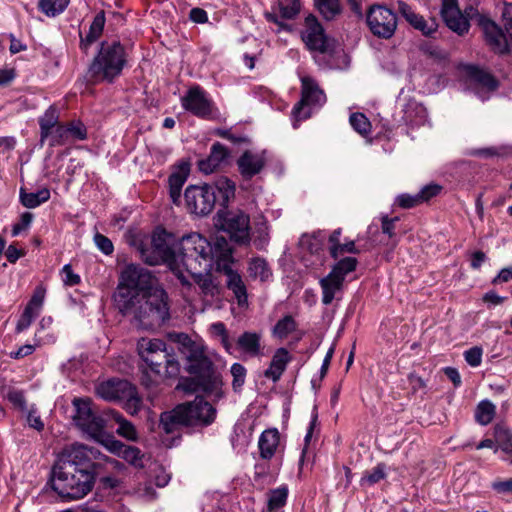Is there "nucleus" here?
<instances>
[{"label":"nucleus","mask_w":512,"mask_h":512,"mask_svg":"<svg viewBox=\"0 0 512 512\" xmlns=\"http://www.w3.org/2000/svg\"><path fill=\"white\" fill-rule=\"evenodd\" d=\"M231 374L233 376V387L234 389L241 387L245 382L246 369L240 363H234L231 366Z\"/></svg>","instance_id":"nucleus-52"},{"label":"nucleus","mask_w":512,"mask_h":512,"mask_svg":"<svg viewBox=\"0 0 512 512\" xmlns=\"http://www.w3.org/2000/svg\"><path fill=\"white\" fill-rule=\"evenodd\" d=\"M96 460H103L107 468H124L123 463L102 456L94 447L74 443L62 450L52 468V489L64 501L83 499L94 487L99 466Z\"/></svg>","instance_id":"nucleus-2"},{"label":"nucleus","mask_w":512,"mask_h":512,"mask_svg":"<svg viewBox=\"0 0 512 512\" xmlns=\"http://www.w3.org/2000/svg\"><path fill=\"white\" fill-rule=\"evenodd\" d=\"M296 328L297 324L293 317L286 315L276 323L272 330V334L274 337L283 340L294 332Z\"/></svg>","instance_id":"nucleus-38"},{"label":"nucleus","mask_w":512,"mask_h":512,"mask_svg":"<svg viewBox=\"0 0 512 512\" xmlns=\"http://www.w3.org/2000/svg\"><path fill=\"white\" fill-rule=\"evenodd\" d=\"M44 297H45V290L42 287H38L35 290L32 298L30 299L26 308H30V310L35 311L36 313L39 314L41 307L43 305Z\"/></svg>","instance_id":"nucleus-54"},{"label":"nucleus","mask_w":512,"mask_h":512,"mask_svg":"<svg viewBox=\"0 0 512 512\" xmlns=\"http://www.w3.org/2000/svg\"><path fill=\"white\" fill-rule=\"evenodd\" d=\"M216 240L211 243L199 233L182 237L181 263L204 296L214 297L218 293L209 272L217 268Z\"/></svg>","instance_id":"nucleus-3"},{"label":"nucleus","mask_w":512,"mask_h":512,"mask_svg":"<svg viewBox=\"0 0 512 512\" xmlns=\"http://www.w3.org/2000/svg\"><path fill=\"white\" fill-rule=\"evenodd\" d=\"M97 395L106 401H119L124 403V409L131 415L137 414L142 405V400L136 387L129 381L111 379L100 383L96 387Z\"/></svg>","instance_id":"nucleus-10"},{"label":"nucleus","mask_w":512,"mask_h":512,"mask_svg":"<svg viewBox=\"0 0 512 512\" xmlns=\"http://www.w3.org/2000/svg\"><path fill=\"white\" fill-rule=\"evenodd\" d=\"M125 461L128 463L136 466V467H142V453L139 448L134 446H128L125 445L124 449L122 450V453L120 455Z\"/></svg>","instance_id":"nucleus-45"},{"label":"nucleus","mask_w":512,"mask_h":512,"mask_svg":"<svg viewBox=\"0 0 512 512\" xmlns=\"http://www.w3.org/2000/svg\"><path fill=\"white\" fill-rule=\"evenodd\" d=\"M138 354L152 372L159 375L162 368L168 377H175L180 372V364L169 353L164 341L160 339L141 338L137 343Z\"/></svg>","instance_id":"nucleus-8"},{"label":"nucleus","mask_w":512,"mask_h":512,"mask_svg":"<svg viewBox=\"0 0 512 512\" xmlns=\"http://www.w3.org/2000/svg\"><path fill=\"white\" fill-rule=\"evenodd\" d=\"M300 80L301 99L292 109L294 128H297L299 121L310 117L311 112L307 107H321L326 103V95L314 78L302 76Z\"/></svg>","instance_id":"nucleus-12"},{"label":"nucleus","mask_w":512,"mask_h":512,"mask_svg":"<svg viewBox=\"0 0 512 512\" xmlns=\"http://www.w3.org/2000/svg\"><path fill=\"white\" fill-rule=\"evenodd\" d=\"M266 163L267 153L264 150H245L236 161L238 171L245 180L260 174Z\"/></svg>","instance_id":"nucleus-18"},{"label":"nucleus","mask_w":512,"mask_h":512,"mask_svg":"<svg viewBox=\"0 0 512 512\" xmlns=\"http://www.w3.org/2000/svg\"><path fill=\"white\" fill-rule=\"evenodd\" d=\"M169 338L178 345L179 351L185 356L187 371L196 377L182 379L177 388L186 392H196L199 389L205 392L217 390L221 381L214 371L212 362L205 355L203 345L185 333H170Z\"/></svg>","instance_id":"nucleus-4"},{"label":"nucleus","mask_w":512,"mask_h":512,"mask_svg":"<svg viewBox=\"0 0 512 512\" xmlns=\"http://www.w3.org/2000/svg\"><path fill=\"white\" fill-rule=\"evenodd\" d=\"M330 255L332 258L337 259L339 255L347 252V253H358V249L355 246L354 241H350L344 244L336 243V246H330Z\"/></svg>","instance_id":"nucleus-49"},{"label":"nucleus","mask_w":512,"mask_h":512,"mask_svg":"<svg viewBox=\"0 0 512 512\" xmlns=\"http://www.w3.org/2000/svg\"><path fill=\"white\" fill-rule=\"evenodd\" d=\"M217 270L226 276V284L236 298L239 306L244 307L248 304L247 289L241 275L232 269L233 263L232 248L224 237L216 238Z\"/></svg>","instance_id":"nucleus-9"},{"label":"nucleus","mask_w":512,"mask_h":512,"mask_svg":"<svg viewBox=\"0 0 512 512\" xmlns=\"http://www.w3.org/2000/svg\"><path fill=\"white\" fill-rule=\"evenodd\" d=\"M236 185L226 176L215 179L204 185H189L184 193L185 204L189 212L206 216L210 214L218 202L226 207L235 197Z\"/></svg>","instance_id":"nucleus-5"},{"label":"nucleus","mask_w":512,"mask_h":512,"mask_svg":"<svg viewBox=\"0 0 512 512\" xmlns=\"http://www.w3.org/2000/svg\"><path fill=\"white\" fill-rule=\"evenodd\" d=\"M189 175V168L186 165L179 166L168 178L169 195L172 202L180 204L181 191Z\"/></svg>","instance_id":"nucleus-27"},{"label":"nucleus","mask_w":512,"mask_h":512,"mask_svg":"<svg viewBox=\"0 0 512 512\" xmlns=\"http://www.w3.org/2000/svg\"><path fill=\"white\" fill-rule=\"evenodd\" d=\"M441 16L447 27L459 35L469 30V21L458 8L457 0H442Z\"/></svg>","instance_id":"nucleus-19"},{"label":"nucleus","mask_w":512,"mask_h":512,"mask_svg":"<svg viewBox=\"0 0 512 512\" xmlns=\"http://www.w3.org/2000/svg\"><path fill=\"white\" fill-rule=\"evenodd\" d=\"M160 428L167 434L174 433L181 426H188L183 409L176 406L171 411L163 412L160 416Z\"/></svg>","instance_id":"nucleus-29"},{"label":"nucleus","mask_w":512,"mask_h":512,"mask_svg":"<svg viewBox=\"0 0 512 512\" xmlns=\"http://www.w3.org/2000/svg\"><path fill=\"white\" fill-rule=\"evenodd\" d=\"M19 198L24 207L33 209L50 199V190L48 188H43L37 192H27L24 188H21Z\"/></svg>","instance_id":"nucleus-30"},{"label":"nucleus","mask_w":512,"mask_h":512,"mask_svg":"<svg viewBox=\"0 0 512 512\" xmlns=\"http://www.w3.org/2000/svg\"><path fill=\"white\" fill-rule=\"evenodd\" d=\"M367 25L371 33L379 38H391L397 28L396 14L381 5L370 7L366 15Z\"/></svg>","instance_id":"nucleus-14"},{"label":"nucleus","mask_w":512,"mask_h":512,"mask_svg":"<svg viewBox=\"0 0 512 512\" xmlns=\"http://www.w3.org/2000/svg\"><path fill=\"white\" fill-rule=\"evenodd\" d=\"M33 221V214L30 212H24L20 216V221L13 225L12 227V235L17 236L19 235L23 230L29 228Z\"/></svg>","instance_id":"nucleus-55"},{"label":"nucleus","mask_w":512,"mask_h":512,"mask_svg":"<svg viewBox=\"0 0 512 512\" xmlns=\"http://www.w3.org/2000/svg\"><path fill=\"white\" fill-rule=\"evenodd\" d=\"M70 0H40L38 7L46 16L55 17L67 8Z\"/></svg>","instance_id":"nucleus-36"},{"label":"nucleus","mask_w":512,"mask_h":512,"mask_svg":"<svg viewBox=\"0 0 512 512\" xmlns=\"http://www.w3.org/2000/svg\"><path fill=\"white\" fill-rule=\"evenodd\" d=\"M68 135L77 140H85L87 138V130L80 121H73L66 125Z\"/></svg>","instance_id":"nucleus-48"},{"label":"nucleus","mask_w":512,"mask_h":512,"mask_svg":"<svg viewBox=\"0 0 512 512\" xmlns=\"http://www.w3.org/2000/svg\"><path fill=\"white\" fill-rule=\"evenodd\" d=\"M248 272L250 277L260 281H266L272 275L267 261L262 257H254L249 261Z\"/></svg>","instance_id":"nucleus-32"},{"label":"nucleus","mask_w":512,"mask_h":512,"mask_svg":"<svg viewBox=\"0 0 512 512\" xmlns=\"http://www.w3.org/2000/svg\"><path fill=\"white\" fill-rule=\"evenodd\" d=\"M483 350L475 346L464 352L465 361L472 367H478L482 362Z\"/></svg>","instance_id":"nucleus-50"},{"label":"nucleus","mask_w":512,"mask_h":512,"mask_svg":"<svg viewBox=\"0 0 512 512\" xmlns=\"http://www.w3.org/2000/svg\"><path fill=\"white\" fill-rule=\"evenodd\" d=\"M399 102L402 107V120L410 126L423 125L427 120L426 108L411 97L400 96Z\"/></svg>","instance_id":"nucleus-20"},{"label":"nucleus","mask_w":512,"mask_h":512,"mask_svg":"<svg viewBox=\"0 0 512 512\" xmlns=\"http://www.w3.org/2000/svg\"><path fill=\"white\" fill-rule=\"evenodd\" d=\"M287 498V486H280L276 489L271 490L268 499V510L272 512L283 507L287 502Z\"/></svg>","instance_id":"nucleus-41"},{"label":"nucleus","mask_w":512,"mask_h":512,"mask_svg":"<svg viewBox=\"0 0 512 512\" xmlns=\"http://www.w3.org/2000/svg\"><path fill=\"white\" fill-rule=\"evenodd\" d=\"M50 137V146H59L63 145L69 138L67 128L65 125H57L54 129L51 130Z\"/></svg>","instance_id":"nucleus-46"},{"label":"nucleus","mask_w":512,"mask_h":512,"mask_svg":"<svg viewBox=\"0 0 512 512\" xmlns=\"http://www.w3.org/2000/svg\"><path fill=\"white\" fill-rule=\"evenodd\" d=\"M181 104L186 111L199 118H208L212 115L213 102L199 86L190 88L181 98Z\"/></svg>","instance_id":"nucleus-17"},{"label":"nucleus","mask_w":512,"mask_h":512,"mask_svg":"<svg viewBox=\"0 0 512 512\" xmlns=\"http://www.w3.org/2000/svg\"><path fill=\"white\" fill-rule=\"evenodd\" d=\"M113 302L119 313L142 330L159 327L170 316L167 293L151 271L137 264L121 271Z\"/></svg>","instance_id":"nucleus-1"},{"label":"nucleus","mask_w":512,"mask_h":512,"mask_svg":"<svg viewBox=\"0 0 512 512\" xmlns=\"http://www.w3.org/2000/svg\"><path fill=\"white\" fill-rule=\"evenodd\" d=\"M495 441L498 447L494 449L495 452L500 448L506 454L512 455V432L502 426L494 428Z\"/></svg>","instance_id":"nucleus-37"},{"label":"nucleus","mask_w":512,"mask_h":512,"mask_svg":"<svg viewBox=\"0 0 512 512\" xmlns=\"http://www.w3.org/2000/svg\"><path fill=\"white\" fill-rule=\"evenodd\" d=\"M38 315V313L30 310V308H25L24 312L22 313L20 319L17 322L16 331L22 332L26 330Z\"/></svg>","instance_id":"nucleus-51"},{"label":"nucleus","mask_w":512,"mask_h":512,"mask_svg":"<svg viewBox=\"0 0 512 512\" xmlns=\"http://www.w3.org/2000/svg\"><path fill=\"white\" fill-rule=\"evenodd\" d=\"M127 63L124 46L118 42H103L89 66L87 77L93 83L112 82Z\"/></svg>","instance_id":"nucleus-7"},{"label":"nucleus","mask_w":512,"mask_h":512,"mask_svg":"<svg viewBox=\"0 0 512 512\" xmlns=\"http://www.w3.org/2000/svg\"><path fill=\"white\" fill-rule=\"evenodd\" d=\"M344 281L334 274H329L320 279L319 284L322 290V303L329 305L336 298L337 294L341 292Z\"/></svg>","instance_id":"nucleus-28"},{"label":"nucleus","mask_w":512,"mask_h":512,"mask_svg":"<svg viewBox=\"0 0 512 512\" xmlns=\"http://www.w3.org/2000/svg\"><path fill=\"white\" fill-rule=\"evenodd\" d=\"M385 468L386 467L383 463H379L371 471H367L361 478V485L371 486L383 480L386 477Z\"/></svg>","instance_id":"nucleus-43"},{"label":"nucleus","mask_w":512,"mask_h":512,"mask_svg":"<svg viewBox=\"0 0 512 512\" xmlns=\"http://www.w3.org/2000/svg\"><path fill=\"white\" fill-rule=\"evenodd\" d=\"M219 224L230 238L240 245H247L250 237V217L241 210L219 211Z\"/></svg>","instance_id":"nucleus-13"},{"label":"nucleus","mask_w":512,"mask_h":512,"mask_svg":"<svg viewBox=\"0 0 512 512\" xmlns=\"http://www.w3.org/2000/svg\"><path fill=\"white\" fill-rule=\"evenodd\" d=\"M238 350L248 357L263 356L262 334L260 332H243L236 341Z\"/></svg>","instance_id":"nucleus-21"},{"label":"nucleus","mask_w":512,"mask_h":512,"mask_svg":"<svg viewBox=\"0 0 512 512\" xmlns=\"http://www.w3.org/2000/svg\"><path fill=\"white\" fill-rule=\"evenodd\" d=\"M485 39L492 50L496 53H506L508 44L502 30L492 21L486 20L482 23Z\"/></svg>","instance_id":"nucleus-25"},{"label":"nucleus","mask_w":512,"mask_h":512,"mask_svg":"<svg viewBox=\"0 0 512 512\" xmlns=\"http://www.w3.org/2000/svg\"><path fill=\"white\" fill-rule=\"evenodd\" d=\"M441 190V187L436 184H430L421 189L418 193L421 202L428 201L432 197L436 196Z\"/></svg>","instance_id":"nucleus-63"},{"label":"nucleus","mask_w":512,"mask_h":512,"mask_svg":"<svg viewBox=\"0 0 512 512\" xmlns=\"http://www.w3.org/2000/svg\"><path fill=\"white\" fill-rule=\"evenodd\" d=\"M467 154L478 158L488 159L500 156L501 149L498 147L473 148L469 149Z\"/></svg>","instance_id":"nucleus-47"},{"label":"nucleus","mask_w":512,"mask_h":512,"mask_svg":"<svg viewBox=\"0 0 512 512\" xmlns=\"http://www.w3.org/2000/svg\"><path fill=\"white\" fill-rule=\"evenodd\" d=\"M269 233L266 226L257 229V236L253 240L254 246L258 250H263L268 245Z\"/></svg>","instance_id":"nucleus-60"},{"label":"nucleus","mask_w":512,"mask_h":512,"mask_svg":"<svg viewBox=\"0 0 512 512\" xmlns=\"http://www.w3.org/2000/svg\"><path fill=\"white\" fill-rule=\"evenodd\" d=\"M260 457L263 460L272 459L280 449V433L276 428L263 431L258 440Z\"/></svg>","instance_id":"nucleus-22"},{"label":"nucleus","mask_w":512,"mask_h":512,"mask_svg":"<svg viewBox=\"0 0 512 512\" xmlns=\"http://www.w3.org/2000/svg\"><path fill=\"white\" fill-rule=\"evenodd\" d=\"M139 252L145 263L149 265L167 263L173 271H176L183 285L191 284L181 270L182 238L178 242L173 234L158 228L154 231L149 246L141 245Z\"/></svg>","instance_id":"nucleus-6"},{"label":"nucleus","mask_w":512,"mask_h":512,"mask_svg":"<svg viewBox=\"0 0 512 512\" xmlns=\"http://www.w3.org/2000/svg\"><path fill=\"white\" fill-rule=\"evenodd\" d=\"M399 220L398 217L389 218L387 215L381 217V229L382 232L389 236V238H393L395 233V224Z\"/></svg>","instance_id":"nucleus-62"},{"label":"nucleus","mask_w":512,"mask_h":512,"mask_svg":"<svg viewBox=\"0 0 512 512\" xmlns=\"http://www.w3.org/2000/svg\"><path fill=\"white\" fill-rule=\"evenodd\" d=\"M113 417L118 424L117 434L129 441H137L138 433L135 426L118 412H114Z\"/></svg>","instance_id":"nucleus-34"},{"label":"nucleus","mask_w":512,"mask_h":512,"mask_svg":"<svg viewBox=\"0 0 512 512\" xmlns=\"http://www.w3.org/2000/svg\"><path fill=\"white\" fill-rule=\"evenodd\" d=\"M7 399L16 407L21 410L26 409V400L24 394L20 390L11 389L7 393Z\"/></svg>","instance_id":"nucleus-58"},{"label":"nucleus","mask_w":512,"mask_h":512,"mask_svg":"<svg viewBox=\"0 0 512 512\" xmlns=\"http://www.w3.org/2000/svg\"><path fill=\"white\" fill-rule=\"evenodd\" d=\"M398 10L414 28L420 30L424 35L430 36L436 31L434 22L428 24L422 16L416 14L405 2L398 1Z\"/></svg>","instance_id":"nucleus-26"},{"label":"nucleus","mask_w":512,"mask_h":512,"mask_svg":"<svg viewBox=\"0 0 512 512\" xmlns=\"http://www.w3.org/2000/svg\"><path fill=\"white\" fill-rule=\"evenodd\" d=\"M350 124L360 135L366 136L370 133L371 124L363 113H353L350 116Z\"/></svg>","instance_id":"nucleus-44"},{"label":"nucleus","mask_w":512,"mask_h":512,"mask_svg":"<svg viewBox=\"0 0 512 512\" xmlns=\"http://www.w3.org/2000/svg\"><path fill=\"white\" fill-rule=\"evenodd\" d=\"M178 406L183 409L188 426L209 425L216 416L214 407L202 397H196L193 402L183 403Z\"/></svg>","instance_id":"nucleus-16"},{"label":"nucleus","mask_w":512,"mask_h":512,"mask_svg":"<svg viewBox=\"0 0 512 512\" xmlns=\"http://www.w3.org/2000/svg\"><path fill=\"white\" fill-rule=\"evenodd\" d=\"M358 261L355 257H345L340 259L331 269L330 273L345 280V277L353 272L357 267Z\"/></svg>","instance_id":"nucleus-40"},{"label":"nucleus","mask_w":512,"mask_h":512,"mask_svg":"<svg viewBox=\"0 0 512 512\" xmlns=\"http://www.w3.org/2000/svg\"><path fill=\"white\" fill-rule=\"evenodd\" d=\"M291 360L292 356L286 348H278L272 356L269 367L264 371V376L273 382L279 381Z\"/></svg>","instance_id":"nucleus-23"},{"label":"nucleus","mask_w":512,"mask_h":512,"mask_svg":"<svg viewBox=\"0 0 512 512\" xmlns=\"http://www.w3.org/2000/svg\"><path fill=\"white\" fill-rule=\"evenodd\" d=\"M408 381H409L411 391L414 394L419 391H422L426 388L425 380L414 373H410L408 375Z\"/></svg>","instance_id":"nucleus-64"},{"label":"nucleus","mask_w":512,"mask_h":512,"mask_svg":"<svg viewBox=\"0 0 512 512\" xmlns=\"http://www.w3.org/2000/svg\"><path fill=\"white\" fill-rule=\"evenodd\" d=\"M61 273L63 275V282L68 286H75L80 283V276L73 272L70 264L63 266Z\"/></svg>","instance_id":"nucleus-56"},{"label":"nucleus","mask_w":512,"mask_h":512,"mask_svg":"<svg viewBox=\"0 0 512 512\" xmlns=\"http://www.w3.org/2000/svg\"><path fill=\"white\" fill-rule=\"evenodd\" d=\"M495 412V405L489 400H483L477 405L475 411L476 421L481 425H488L492 422Z\"/></svg>","instance_id":"nucleus-35"},{"label":"nucleus","mask_w":512,"mask_h":512,"mask_svg":"<svg viewBox=\"0 0 512 512\" xmlns=\"http://www.w3.org/2000/svg\"><path fill=\"white\" fill-rule=\"evenodd\" d=\"M229 156L228 149L217 142L211 147L207 158L198 161V168L205 174L213 173Z\"/></svg>","instance_id":"nucleus-24"},{"label":"nucleus","mask_w":512,"mask_h":512,"mask_svg":"<svg viewBox=\"0 0 512 512\" xmlns=\"http://www.w3.org/2000/svg\"><path fill=\"white\" fill-rule=\"evenodd\" d=\"M324 238L325 236L322 232L313 233L311 235L305 234L300 238L299 244L303 249L315 254L322 250Z\"/></svg>","instance_id":"nucleus-39"},{"label":"nucleus","mask_w":512,"mask_h":512,"mask_svg":"<svg viewBox=\"0 0 512 512\" xmlns=\"http://www.w3.org/2000/svg\"><path fill=\"white\" fill-rule=\"evenodd\" d=\"M74 424L90 437L100 440L104 436L105 421L92 409L89 398H74L72 401Z\"/></svg>","instance_id":"nucleus-11"},{"label":"nucleus","mask_w":512,"mask_h":512,"mask_svg":"<svg viewBox=\"0 0 512 512\" xmlns=\"http://www.w3.org/2000/svg\"><path fill=\"white\" fill-rule=\"evenodd\" d=\"M59 112L56 107L50 106L39 118L41 142L49 137L51 130L58 125Z\"/></svg>","instance_id":"nucleus-31"},{"label":"nucleus","mask_w":512,"mask_h":512,"mask_svg":"<svg viewBox=\"0 0 512 512\" xmlns=\"http://www.w3.org/2000/svg\"><path fill=\"white\" fill-rule=\"evenodd\" d=\"M94 241H95V244L98 247V249L100 251H102L104 254L110 255L113 252V250H114L113 243L111 242V240L108 237H106L100 233H97L94 236Z\"/></svg>","instance_id":"nucleus-57"},{"label":"nucleus","mask_w":512,"mask_h":512,"mask_svg":"<svg viewBox=\"0 0 512 512\" xmlns=\"http://www.w3.org/2000/svg\"><path fill=\"white\" fill-rule=\"evenodd\" d=\"M397 203L400 207L402 208H412L420 203L421 200H420V197L417 194L415 195H410V194H402V195H399L397 197Z\"/></svg>","instance_id":"nucleus-59"},{"label":"nucleus","mask_w":512,"mask_h":512,"mask_svg":"<svg viewBox=\"0 0 512 512\" xmlns=\"http://www.w3.org/2000/svg\"><path fill=\"white\" fill-rule=\"evenodd\" d=\"M301 37L307 48L311 51L327 53L331 50V40L325 34L324 28L314 15L305 18Z\"/></svg>","instance_id":"nucleus-15"},{"label":"nucleus","mask_w":512,"mask_h":512,"mask_svg":"<svg viewBox=\"0 0 512 512\" xmlns=\"http://www.w3.org/2000/svg\"><path fill=\"white\" fill-rule=\"evenodd\" d=\"M280 11L282 17L286 19L294 18L300 11L299 0H292L291 4L289 5L280 4Z\"/></svg>","instance_id":"nucleus-61"},{"label":"nucleus","mask_w":512,"mask_h":512,"mask_svg":"<svg viewBox=\"0 0 512 512\" xmlns=\"http://www.w3.org/2000/svg\"><path fill=\"white\" fill-rule=\"evenodd\" d=\"M468 75L471 80H473L474 82H476L477 84L481 85L482 87L486 88L489 91H493L497 88L498 83L495 80V78L491 74L477 67L470 66L468 68Z\"/></svg>","instance_id":"nucleus-33"},{"label":"nucleus","mask_w":512,"mask_h":512,"mask_svg":"<svg viewBox=\"0 0 512 512\" xmlns=\"http://www.w3.org/2000/svg\"><path fill=\"white\" fill-rule=\"evenodd\" d=\"M315 4L326 20L334 19L341 11L339 0H315Z\"/></svg>","instance_id":"nucleus-42"},{"label":"nucleus","mask_w":512,"mask_h":512,"mask_svg":"<svg viewBox=\"0 0 512 512\" xmlns=\"http://www.w3.org/2000/svg\"><path fill=\"white\" fill-rule=\"evenodd\" d=\"M105 22V12L101 10L95 15L88 32H90L92 36L96 35L100 37L103 32Z\"/></svg>","instance_id":"nucleus-53"}]
</instances>
